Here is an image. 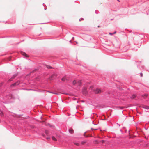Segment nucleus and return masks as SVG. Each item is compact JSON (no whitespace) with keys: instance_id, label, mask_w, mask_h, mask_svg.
<instances>
[{"instance_id":"1","label":"nucleus","mask_w":149,"mask_h":149,"mask_svg":"<svg viewBox=\"0 0 149 149\" xmlns=\"http://www.w3.org/2000/svg\"><path fill=\"white\" fill-rule=\"evenodd\" d=\"M94 91H95V93L96 94L100 93L102 92V91L100 89L98 88L94 90Z\"/></svg>"},{"instance_id":"2","label":"nucleus","mask_w":149,"mask_h":149,"mask_svg":"<svg viewBox=\"0 0 149 149\" xmlns=\"http://www.w3.org/2000/svg\"><path fill=\"white\" fill-rule=\"evenodd\" d=\"M19 81H18L16 83H14L13 84H12L11 85V87H14V86L16 85H18L19 84Z\"/></svg>"},{"instance_id":"3","label":"nucleus","mask_w":149,"mask_h":149,"mask_svg":"<svg viewBox=\"0 0 149 149\" xmlns=\"http://www.w3.org/2000/svg\"><path fill=\"white\" fill-rule=\"evenodd\" d=\"M83 93L84 95H86L87 93V88H84L83 90Z\"/></svg>"},{"instance_id":"4","label":"nucleus","mask_w":149,"mask_h":149,"mask_svg":"<svg viewBox=\"0 0 149 149\" xmlns=\"http://www.w3.org/2000/svg\"><path fill=\"white\" fill-rule=\"evenodd\" d=\"M21 53L22 55L24 56H25L26 57H28V55L25 52H21Z\"/></svg>"},{"instance_id":"5","label":"nucleus","mask_w":149,"mask_h":149,"mask_svg":"<svg viewBox=\"0 0 149 149\" xmlns=\"http://www.w3.org/2000/svg\"><path fill=\"white\" fill-rule=\"evenodd\" d=\"M17 76V75H16V74H15L14 75L13 77L10 79L8 81V82H10L11 81H12L13 79L15 78V77Z\"/></svg>"},{"instance_id":"6","label":"nucleus","mask_w":149,"mask_h":149,"mask_svg":"<svg viewBox=\"0 0 149 149\" xmlns=\"http://www.w3.org/2000/svg\"><path fill=\"white\" fill-rule=\"evenodd\" d=\"M69 132L71 134H73L74 133V130L72 129H69Z\"/></svg>"},{"instance_id":"7","label":"nucleus","mask_w":149,"mask_h":149,"mask_svg":"<svg viewBox=\"0 0 149 149\" xmlns=\"http://www.w3.org/2000/svg\"><path fill=\"white\" fill-rule=\"evenodd\" d=\"M77 84L78 85L80 86L81 84V81L80 80L78 81Z\"/></svg>"},{"instance_id":"8","label":"nucleus","mask_w":149,"mask_h":149,"mask_svg":"<svg viewBox=\"0 0 149 149\" xmlns=\"http://www.w3.org/2000/svg\"><path fill=\"white\" fill-rule=\"evenodd\" d=\"M0 115L2 117H3L4 116L3 113L2 111H1V112H0Z\"/></svg>"},{"instance_id":"9","label":"nucleus","mask_w":149,"mask_h":149,"mask_svg":"<svg viewBox=\"0 0 149 149\" xmlns=\"http://www.w3.org/2000/svg\"><path fill=\"white\" fill-rule=\"evenodd\" d=\"M77 83V82L75 80H74L72 82V84L74 85H75Z\"/></svg>"},{"instance_id":"10","label":"nucleus","mask_w":149,"mask_h":149,"mask_svg":"<svg viewBox=\"0 0 149 149\" xmlns=\"http://www.w3.org/2000/svg\"><path fill=\"white\" fill-rule=\"evenodd\" d=\"M52 140L54 141H57L55 137H54V136L52 137Z\"/></svg>"},{"instance_id":"11","label":"nucleus","mask_w":149,"mask_h":149,"mask_svg":"<svg viewBox=\"0 0 149 149\" xmlns=\"http://www.w3.org/2000/svg\"><path fill=\"white\" fill-rule=\"evenodd\" d=\"M66 80V79L65 77H63L62 79V80L63 81H65V80Z\"/></svg>"},{"instance_id":"12","label":"nucleus","mask_w":149,"mask_h":149,"mask_svg":"<svg viewBox=\"0 0 149 149\" xmlns=\"http://www.w3.org/2000/svg\"><path fill=\"white\" fill-rule=\"evenodd\" d=\"M46 67L47 68H49V69H51V68H52V67H51L50 66H49V65H47Z\"/></svg>"},{"instance_id":"13","label":"nucleus","mask_w":149,"mask_h":149,"mask_svg":"<svg viewBox=\"0 0 149 149\" xmlns=\"http://www.w3.org/2000/svg\"><path fill=\"white\" fill-rule=\"evenodd\" d=\"M136 97V95H133L131 97L132 98H134Z\"/></svg>"},{"instance_id":"14","label":"nucleus","mask_w":149,"mask_h":149,"mask_svg":"<svg viewBox=\"0 0 149 149\" xmlns=\"http://www.w3.org/2000/svg\"><path fill=\"white\" fill-rule=\"evenodd\" d=\"M143 107L144 108H146V109H148L149 108V107L146 106H143Z\"/></svg>"},{"instance_id":"15","label":"nucleus","mask_w":149,"mask_h":149,"mask_svg":"<svg viewBox=\"0 0 149 149\" xmlns=\"http://www.w3.org/2000/svg\"><path fill=\"white\" fill-rule=\"evenodd\" d=\"M86 143V141H82L81 142V144L83 145Z\"/></svg>"},{"instance_id":"16","label":"nucleus","mask_w":149,"mask_h":149,"mask_svg":"<svg viewBox=\"0 0 149 149\" xmlns=\"http://www.w3.org/2000/svg\"><path fill=\"white\" fill-rule=\"evenodd\" d=\"M100 142H101L102 143H104L105 141L104 140H102L100 141Z\"/></svg>"},{"instance_id":"17","label":"nucleus","mask_w":149,"mask_h":149,"mask_svg":"<svg viewBox=\"0 0 149 149\" xmlns=\"http://www.w3.org/2000/svg\"><path fill=\"white\" fill-rule=\"evenodd\" d=\"M74 144H75L76 145H77V146H79V144L78 143H74Z\"/></svg>"},{"instance_id":"18","label":"nucleus","mask_w":149,"mask_h":149,"mask_svg":"<svg viewBox=\"0 0 149 149\" xmlns=\"http://www.w3.org/2000/svg\"><path fill=\"white\" fill-rule=\"evenodd\" d=\"M45 133L46 134H47L48 133V131H47L46 130L45 131Z\"/></svg>"},{"instance_id":"19","label":"nucleus","mask_w":149,"mask_h":149,"mask_svg":"<svg viewBox=\"0 0 149 149\" xmlns=\"http://www.w3.org/2000/svg\"><path fill=\"white\" fill-rule=\"evenodd\" d=\"M93 88V86H91L90 87V89H92Z\"/></svg>"},{"instance_id":"20","label":"nucleus","mask_w":149,"mask_h":149,"mask_svg":"<svg viewBox=\"0 0 149 149\" xmlns=\"http://www.w3.org/2000/svg\"><path fill=\"white\" fill-rule=\"evenodd\" d=\"M8 59L9 60H11V58L10 57H9V58H8Z\"/></svg>"},{"instance_id":"21","label":"nucleus","mask_w":149,"mask_h":149,"mask_svg":"<svg viewBox=\"0 0 149 149\" xmlns=\"http://www.w3.org/2000/svg\"><path fill=\"white\" fill-rule=\"evenodd\" d=\"M109 34L110 35H112L113 34H112V33H109Z\"/></svg>"},{"instance_id":"22","label":"nucleus","mask_w":149,"mask_h":149,"mask_svg":"<svg viewBox=\"0 0 149 149\" xmlns=\"http://www.w3.org/2000/svg\"><path fill=\"white\" fill-rule=\"evenodd\" d=\"M147 95H147V94H145V95H144V96H146H146H147Z\"/></svg>"},{"instance_id":"23","label":"nucleus","mask_w":149,"mask_h":149,"mask_svg":"<svg viewBox=\"0 0 149 149\" xmlns=\"http://www.w3.org/2000/svg\"><path fill=\"white\" fill-rule=\"evenodd\" d=\"M141 76H142V73H141Z\"/></svg>"},{"instance_id":"24","label":"nucleus","mask_w":149,"mask_h":149,"mask_svg":"<svg viewBox=\"0 0 149 149\" xmlns=\"http://www.w3.org/2000/svg\"><path fill=\"white\" fill-rule=\"evenodd\" d=\"M116 33V32L115 31V32H114V33H113V34H115Z\"/></svg>"},{"instance_id":"25","label":"nucleus","mask_w":149,"mask_h":149,"mask_svg":"<svg viewBox=\"0 0 149 149\" xmlns=\"http://www.w3.org/2000/svg\"><path fill=\"white\" fill-rule=\"evenodd\" d=\"M95 142H96L97 143H98V142H97V141H95Z\"/></svg>"},{"instance_id":"26","label":"nucleus","mask_w":149,"mask_h":149,"mask_svg":"<svg viewBox=\"0 0 149 149\" xmlns=\"http://www.w3.org/2000/svg\"><path fill=\"white\" fill-rule=\"evenodd\" d=\"M47 139H50V138H47Z\"/></svg>"},{"instance_id":"27","label":"nucleus","mask_w":149,"mask_h":149,"mask_svg":"<svg viewBox=\"0 0 149 149\" xmlns=\"http://www.w3.org/2000/svg\"><path fill=\"white\" fill-rule=\"evenodd\" d=\"M76 42V43H77V44L78 43V42Z\"/></svg>"},{"instance_id":"28","label":"nucleus","mask_w":149,"mask_h":149,"mask_svg":"<svg viewBox=\"0 0 149 149\" xmlns=\"http://www.w3.org/2000/svg\"><path fill=\"white\" fill-rule=\"evenodd\" d=\"M91 130H93V129L92 128H91Z\"/></svg>"}]
</instances>
